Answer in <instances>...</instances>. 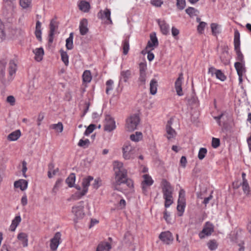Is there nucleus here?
Segmentation results:
<instances>
[{"instance_id": "f257e3e1", "label": "nucleus", "mask_w": 251, "mask_h": 251, "mask_svg": "<svg viewBox=\"0 0 251 251\" xmlns=\"http://www.w3.org/2000/svg\"><path fill=\"white\" fill-rule=\"evenodd\" d=\"M113 170L115 176V181L113 183V187L115 190L124 192L126 188H123L121 187L122 184H126L128 188L133 187V182L127 178V170L124 167L123 163L119 161L116 160L113 162Z\"/></svg>"}, {"instance_id": "f03ea898", "label": "nucleus", "mask_w": 251, "mask_h": 251, "mask_svg": "<svg viewBox=\"0 0 251 251\" xmlns=\"http://www.w3.org/2000/svg\"><path fill=\"white\" fill-rule=\"evenodd\" d=\"M161 186L163 198L165 200V207L168 208L173 203V188L166 179H163L161 181Z\"/></svg>"}, {"instance_id": "7ed1b4c3", "label": "nucleus", "mask_w": 251, "mask_h": 251, "mask_svg": "<svg viewBox=\"0 0 251 251\" xmlns=\"http://www.w3.org/2000/svg\"><path fill=\"white\" fill-rule=\"evenodd\" d=\"M123 156L126 160L132 159L136 155V149L129 142H126L122 148Z\"/></svg>"}, {"instance_id": "20e7f679", "label": "nucleus", "mask_w": 251, "mask_h": 251, "mask_svg": "<svg viewBox=\"0 0 251 251\" xmlns=\"http://www.w3.org/2000/svg\"><path fill=\"white\" fill-rule=\"evenodd\" d=\"M83 203V201H80L78 205H75L72 207V212L74 215V221L75 223H77L78 220L83 219L84 216Z\"/></svg>"}, {"instance_id": "39448f33", "label": "nucleus", "mask_w": 251, "mask_h": 251, "mask_svg": "<svg viewBox=\"0 0 251 251\" xmlns=\"http://www.w3.org/2000/svg\"><path fill=\"white\" fill-rule=\"evenodd\" d=\"M214 226L209 222H207L203 226L202 230L199 232V237L200 239H204L210 236L214 232Z\"/></svg>"}, {"instance_id": "423d86ee", "label": "nucleus", "mask_w": 251, "mask_h": 251, "mask_svg": "<svg viewBox=\"0 0 251 251\" xmlns=\"http://www.w3.org/2000/svg\"><path fill=\"white\" fill-rule=\"evenodd\" d=\"M139 122V117L137 115L131 116L126 120V128L127 130L132 131L136 129Z\"/></svg>"}, {"instance_id": "0eeeda50", "label": "nucleus", "mask_w": 251, "mask_h": 251, "mask_svg": "<svg viewBox=\"0 0 251 251\" xmlns=\"http://www.w3.org/2000/svg\"><path fill=\"white\" fill-rule=\"evenodd\" d=\"M159 238L164 243L167 245L172 243L174 240L173 236L169 231L162 232L160 234Z\"/></svg>"}, {"instance_id": "6e6552de", "label": "nucleus", "mask_w": 251, "mask_h": 251, "mask_svg": "<svg viewBox=\"0 0 251 251\" xmlns=\"http://www.w3.org/2000/svg\"><path fill=\"white\" fill-rule=\"evenodd\" d=\"M116 126L114 119L110 116H107L105 118L104 130L110 132L115 129Z\"/></svg>"}, {"instance_id": "1a4fd4ad", "label": "nucleus", "mask_w": 251, "mask_h": 251, "mask_svg": "<svg viewBox=\"0 0 251 251\" xmlns=\"http://www.w3.org/2000/svg\"><path fill=\"white\" fill-rule=\"evenodd\" d=\"M183 80V74L180 73L179 74L178 77L176 79L175 86L176 94L179 96L183 95V93L182 89V84Z\"/></svg>"}, {"instance_id": "9d476101", "label": "nucleus", "mask_w": 251, "mask_h": 251, "mask_svg": "<svg viewBox=\"0 0 251 251\" xmlns=\"http://www.w3.org/2000/svg\"><path fill=\"white\" fill-rule=\"evenodd\" d=\"M111 11L110 9L105 8L104 10H100L98 14L99 18L102 20L106 19L108 21V23L112 24V21L111 19Z\"/></svg>"}, {"instance_id": "9b49d317", "label": "nucleus", "mask_w": 251, "mask_h": 251, "mask_svg": "<svg viewBox=\"0 0 251 251\" xmlns=\"http://www.w3.org/2000/svg\"><path fill=\"white\" fill-rule=\"evenodd\" d=\"M158 46V41L156 37L155 32L152 33L150 34V40L148 41L147 46L146 48V50H148L149 48H151V50L154 49V48Z\"/></svg>"}, {"instance_id": "f8f14e48", "label": "nucleus", "mask_w": 251, "mask_h": 251, "mask_svg": "<svg viewBox=\"0 0 251 251\" xmlns=\"http://www.w3.org/2000/svg\"><path fill=\"white\" fill-rule=\"evenodd\" d=\"M17 70V61L15 59H11L9 61L8 67L9 75L13 77Z\"/></svg>"}, {"instance_id": "ddd939ff", "label": "nucleus", "mask_w": 251, "mask_h": 251, "mask_svg": "<svg viewBox=\"0 0 251 251\" xmlns=\"http://www.w3.org/2000/svg\"><path fill=\"white\" fill-rule=\"evenodd\" d=\"M60 238L61 233L59 232H56L50 240V247L52 250L55 251L57 249L60 244Z\"/></svg>"}, {"instance_id": "4468645a", "label": "nucleus", "mask_w": 251, "mask_h": 251, "mask_svg": "<svg viewBox=\"0 0 251 251\" xmlns=\"http://www.w3.org/2000/svg\"><path fill=\"white\" fill-rule=\"evenodd\" d=\"M157 22L159 26L161 33L164 35H167L169 33L170 26L165 20L158 19Z\"/></svg>"}, {"instance_id": "2eb2a0df", "label": "nucleus", "mask_w": 251, "mask_h": 251, "mask_svg": "<svg viewBox=\"0 0 251 251\" xmlns=\"http://www.w3.org/2000/svg\"><path fill=\"white\" fill-rule=\"evenodd\" d=\"M94 179L92 176H88L83 178L82 185L83 187L82 193L81 195H85L88 191V187L90 186V182Z\"/></svg>"}, {"instance_id": "dca6fc26", "label": "nucleus", "mask_w": 251, "mask_h": 251, "mask_svg": "<svg viewBox=\"0 0 251 251\" xmlns=\"http://www.w3.org/2000/svg\"><path fill=\"white\" fill-rule=\"evenodd\" d=\"M57 25L56 22L52 20L50 24V33L49 35V42L50 43H52L53 40V36L55 33V31L56 29L57 28Z\"/></svg>"}, {"instance_id": "f3484780", "label": "nucleus", "mask_w": 251, "mask_h": 251, "mask_svg": "<svg viewBox=\"0 0 251 251\" xmlns=\"http://www.w3.org/2000/svg\"><path fill=\"white\" fill-rule=\"evenodd\" d=\"M79 29L80 33L82 35H85L88 32V21L86 19H83L79 23Z\"/></svg>"}, {"instance_id": "a211bd4d", "label": "nucleus", "mask_w": 251, "mask_h": 251, "mask_svg": "<svg viewBox=\"0 0 251 251\" xmlns=\"http://www.w3.org/2000/svg\"><path fill=\"white\" fill-rule=\"evenodd\" d=\"M221 61L225 64H227L229 62L230 56L228 51L226 48H222V52L220 56Z\"/></svg>"}, {"instance_id": "6ab92c4d", "label": "nucleus", "mask_w": 251, "mask_h": 251, "mask_svg": "<svg viewBox=\"0 0 251 251\" xmlns=\"http://www.w3.org/2000/svg\"><path fill=\"white\" fill-rule=\"evenodd\" d=\"M14 187L17 188H20L22 191L26 189L28 185V182L25 179H19L14 182Z\"/></svg>"}, {"instance_id": "aec40b11", "label": "nucleus", "mask_w": 251, "mask_h": 251, "mask_svg": "<svg viewBox=\"0 0 251 251\" xmlns=\"http://www.w3.org/2000/svg\"><path fill=\"white\" fill-rule=\"evenodd\" d=\"M172 122L171 121H169L168 123L166 126V130L167 133V138L168 139H170L171 138H174L176 135V132L175 129H174L171 127Z\"/></svg>"}, {"instance_id": "412c9836", "label": "nucleus", "mask_w": 251, "mask_h": 251, "mask_svg": "<svg viewBox=\"0 0 251 251\" xmlns=\"http://www.w3.org/2000/svg\"><path fill=\"white\" fill-rule=\"evenodd\" d=\"M234 67L238 75H244L246 72L245 62H237L234 64Z\"/></svg>"}, {"instance_id": "4be33fe9", "label": "nucleus", "mask_w": 251, "mask_h": 251, "mask_svg": "<svg viewBox=\"0 0 251 251\" xmlns=\"http://www.w3.org/2000/svg\"><path fill=\"white\" fill-rule=\"evenodd\" d=\"M111 249V246L110 244L106 242H104L98 245L96 251H109Z\"/></svg>"}, {"instance_id": "5701e85b", "label": "nucleus", "mask_w": 251, "mask_h": 251, "mask_svg": "<svg viewBox=\"0 0 251 251\" xmlns=\"http://www.w3.org/2000/svg\"><path fill=\"white\" fill-rule=\"evenodd\" d=\"M21 135V131L18 129L10 133L7 136V139L10 141H15L20 138Z\"/></svg>"}, {"instance_id": "b1692460", "label": "nucleus", "mask_w": 251, "mask_h": 251, "mask_svg": "<svg viewBox=\"0 0 251 251\" xmlns=\"http://www.w3.org/2000/svg\"><path fill=\"white\" fill-rule=\"evenodd\" d=\"M35 35L37 39L41 41L42 40L41 23L39 20L36 21Z\"/></svg>"}, {"instance_id": "393cba45", "label": "nucleus", "mask_w": 251, "mask_h": 251, "mask_svg": "<svg viewBox=\"0 0 251 251\" xmlns=\"http://www.w3.org/2000/svg\"><path fill=\"white\" fill-rule=\"evenodd\" d=\"M33 52L35 54L34 58L36 61L39 62L42 60L43 56L44 53V50L42 48H36L33 51Z\"/></svg>"}, {"instance_id": "a878e982", "label": "nucleus", "mask_w": 251, "mask_h": 251, "mask_svg": "<svg viewBox=\"0 0 251 251\" xmlns=\"http://www.w3.org/2000/svg\"><path fill=\"white\" fill-rule=\"evenodd\" d=\"M78 6L79 9L84 12H88L90 9V3L84 0L81 1Z\"/></svg>"}, {"instance_id": "bb28decb", "label": "nucleus", "mask_w": 251, "mask_h": 251, "mask_svg": "<svg viewBox=\"0 0 251 251\" xmlns=\"http://www.w3.org/2000/svg\"><path fill=\"white\" fill-rule=\"evenodd\" d=\"M21 221V218L20 216H16L14 219L12 220V223L10 226V230L11 231H14L19 225Z\"/></svg>"}, {"instance_id": "cd10ccee", "label": "nucleus", "mask_w": 251, "mask_h": 251, "mask_svg": "<svg viewBox=\"0 0 251 251\" xmlns=\"http://www.w3.org/2000/svg\"><path fill=\"white\" fill-rule=\"evenodd\" d=\"M17 238L19 240L22 242L23 246L25 247L28 245L27 235L25 233L21 232L18 234Z\"/></svg>"}, {"instance_id": "c85d7f7f", "label": "nucleus", "mask_w": 251, "mask_h": 251, "mask_svg": "<svg viewBox=\"0 0 251 251\" xmlns=\"http://www.w3.org/2000/svg\"><path fill=\"white\" fill-rule=\"evenodd\" d=\"M131 71L129 70L126 71H122L120 73V80H123L124 82H126L128 79L130 77Z\"/></svg>"}, {"instance_id": "c756f323", "label": "nucleus", "mask_w": 251, "mask_h": 251, "mask_svg": "<svg viewBox=\"0 0 251 251\" xmlns=\"http://www.w3.org/2000/svg\"><path fill=\"white\" fill-rule=\"evenodd\" d=\"M157 81L155 79H152L150 82V90L151 95H155L157 90Z\"/></svg>"}, {"instance_id": "7c9ffc66", "label": "nucleus", "mask_w": 251, "mask_h": 251, "mask_svg": "<svg viewBox=\"0 0 251 251\" xmlns=\"http://www.w3.org/2000/svg\"><path fill=\"white\" fill-rule=\"evenodd\" d=\"M15 0H3V7L6 10L13 9L15 7Z\"/></svg>"}, {"instance_id": "2f4dec72", "label": "nucleus", "mask_w": 251, "mask_h": 251, "mask_svg": "<svg viewBox=\"0 0 251 251\" xmlns=\"http://www.w3.org/2000/svg\"><path fill=\"white\" fill-rule=\"evenodd\" d=\"M143 139V134L141 132L136 131L130 135V139L133 142H138Z\"/></svg>"}, {"instance_id": "473e14b6", "label": "nucleus", "mask_w": 251, "mask_h": 251, "mask_svg": "<svg viewBox=\"0 0 251 251\" xmlns=\"http://www.w3.org/2000/svg\"><path fill=\"white\" fill-rule=\"evenodd\" d=\"M73 33L71 32L69 34V37L66 40V47L68 50L73 49Z\"/></svg>"}, {"instance_id": "72a5a7b5", "label": "nucleus", "mask_w": 251, "mask_h": 251, "mask_svg": "<svg viewBox=\"0 0 251 251\" xmlns=\"http://www.w3.org/2000/svg\"><path fill=\"white\" fill-rule=\"evenodd\" d=\"M6 62L4 60L0 61V79L3 81L4 80L5 75Z\"/></svg>"}, {"instance_id": "f704fd0d", "label": "nucleus", "mask_w": 251, "mask_h": 251, "mask_svg": "<svg viewBox=\"0 0 251 251\" xmlns=\"http://www.w3.org/2000/svg\"><path fill=\"white\" fill-rule=\"evenodd\" d=\"M234 48H239L240 46V33L236 29L234 30Z\"/></svg>"}, {"instance_id": "c9c22d12", "label": "nucleus", "mask_w": 251, "mask_h": 251, "mask_svg": "<svg viewBox=\"0 0 251 251\" xmlns=\"http://www.w3.org/2000/svg\"><path fill=\"white\" fill-rule=\"evenodd\" d=\"M75 180V176L74 173L71 174L66 179V182L69 187H74Z\"/></svg>"}, {"instance_id": "e433bc0d", "label": "nucleus", "mask_w": 251, "mask_h": 251, "mask_svg": "<svg viewBox=\"0 0 251 251\" xmlns=\"http://www.w3.org/2000/svg\"><path fill=\"white\" fill-rule=\"evenodd\" d=\"M82 79L84 82L89 83L92 80L91 72L89 70H85L82 75Z\"/></svg>"}, {"instance_id": "4c0bfd02", "label": "nucleus", "mask_w": 251, "mask_h": 251, "mask_svg": "<svg viewBox=\"0 0 251 251\" xmlns=\"http://www.w3.org/2000/svg\"><path fill=\"white\" fill-rule=\"evenodd\" d=\"M185 202L177 201V210L178 211V216H182L185 210Z\"/></svg>"}, {"instance_id": "58836bf2", "label": "nucleus", "mask_w": 251, "mask_h": 251, "mask_svg": "<svg viewBox=\"0 0 251 251\" xmlns=\"http://www.w3.org/2000/svg\"><path fill=\"white\" fill-rule=\"evenodd\" d=\"M186 13L191 17L196 16L199 13V11L192 7H189L185 10Z\"/></svg>"}, {"instance_id": "ea45409f", "label": "nucleus", "mask_w": 251, "mask_h": 251, "mask_svg": "<svg viewBox=\"0 0 251 251\" xmlns=\"http://www.w3.org/2000/svg\"><path fill=\"white\" fill-rule=\"evenodd\" d=\"M143 177L144 180L142 181V184H145L148 186H150L153 184V180H152L151 177L149 175H143Z\"/></svg>"}, {"instance_id": "a19ab883", "label": "nucleus", "mask_w": 251, "mask_h": 251, "mask_svg": "<svg viewBox=\"0 0 251 251\" xmlns=\"http://www.w3.org/2000/svg\"><path fill=\"white\" fill-rule=\"evenodd\" d=\"M147 74L146 73H139V77L138 79V83L139 86H145L146 82Z\"/></svg>"}, {"instance_id": "79ce46f5", "label": "nucleus", "mask_w": 251, "mask_h": 251, "mask_svg": "<svg viewBox=\"0 0 251 251\" xmlns=\"http://www.w3.org/2000/svg\"><path fill=\"white\" fill-rule=\"evenodd\" d=\"M60 54L61 60L65 65L67 66L69 65V56L66 51H64L63 50H60Z\"/></svg>"}, {"instance_id": "37998d69", "label": "nucleus", "mask_w": 251, "mask_h": 251, "mask_svg": "<svg viewBox=\"0 0 251 251\" xmlns=\"http://www.w3.org/2000/svg\"><path fill=\"white\" fill-rule=\"evenodd\" d=\"M207 245L210 250L214 251L217 249L218 244L215 239H213L209 240L208 242Z\"/></svg>"}, {"instance_id": "c03bdc74", "label": "nucleus", "mask_w": 251, "mask_h": 251, "mask_svg": "<svg viewBox=\"0 0 251 251\" xmlns=\"http://www.w3.org/2000/svg\"><path fill=\"white\" fill-rule=\"evenodd\" d=\"M32 0H20V5L23 9L31 7Z\"/></svg>"}, {"instance_id": "a18cd8bd", "label": "nucleus", "mask_w": 251, "mask_h": 251, "mask_svg": "<svg viewBox=\"0 0 251 251\" xmlns=\"http://www.w3.org/2000/svg\"><path fill=\"white\" fill-rule=\"evenodd\" d=\"M122 47L123 49V53L125 55L127 54L129 50V43L128 39H125L123 41Z\"/></svg>"}, {"instance_id": "49530a36", "label": "nucleus", "mask_w": 251, "mask_h": 251, "mask_svg": "<svg viewBox=\"0 0 251 251\" xmlns=\"http://www.w3.org/2000/svg\"><path fill=\"white\" fill-rule=\"evenodd\" d=\"M241 186L242 187V189L244 193L246 195H248L250 194V186L248 182V180H245L244 182L240 183Z\"/></svg>"}, {"instance_id": "de8ad7c7", "label": "nucleus", "mask_w": 251, "mask_h": 251, "mask_svg": "<svg viewBox=\"0 0 251 251\" xmlns=\"http://www.w3.org/2000/svg\"><path fill=\"white\" fill-rule=\"evenodd\" d=\"M234 50L237 54V60L239 62H245L244 59V56L241 51L240 48H235Z\"/></svg>"}, {"instance_id": "09e8293b", "label": "nucleus", "mask_w": 251, "mask_h": 251, "mask_svg": "<svg viewBox=\"0 0 251 251\" xmlns=\"http://www.w3.org/2000/svg\"><path fill=\"white\" fill-rule=\"evenodd\" d=\"M6 37V34L4 31V26L0 20V42L3 41Z\"/></svg>"}, {"instance_id": "8fccbe9b", "label": "nucleus", "mask_w": 251, "mask_h": 251, "mask_svg": "<svg viewBox=\"0 0 251 251\" xmlns=\"http://www.w3.org/2000/svg\"><path fill=\"white\" fill-rule=\"evenodd\" d=\"M211 28L212 32L214 35H216L220 32L219 25L216 23H212Z\"/></svg>"}, {"instance_id": "3c124183", "label": "nucleus", "mask_w": 251, "mask_h": 251, "mask_svg": "<svg viewBox=\"0 0 251 251\" xmlns=\"http://www.w3.org/2000/svg\"><path fill=\"white\" fill-rule=\"evenodd\" d=\"M90 141L88 139L85 140L80 139L78 143V146L84 149L87 148L90 145Z\"/></svg>"}, {"instance_id": "603ef678", "label": "nucleus", "mask_w": 251, "mask_h": 251, "mask_svg": "<svg viewBox=\"0 0 251 251\" xmlns=\"http://www.w3.org/2000/svg\"><path fill=\"white\" fill-rule=\"evenodd\" d=\"M62 181L63 179L61 178H59L56 180L52 190V193L56 194L59 188L61 186L62 184Z\"/></svg>"}, {"instance_id": "864d4df0", "label": "nucleus", "mask_w": 251, "mask_h": 251, "mask_svg": "<svg viewBox=\"0 0 251 251\" xmlns=\"http://www.w3.org/2000/svg\"><path fill=\"white\" fill-rule=\"evenodd\" d=\"M215 76L217 79L222 81H225L226 78V76L224 75V74L222 72L221 70H218V71H217V72Z\"/></svg>"}, {"instance_id": "5fc2aeb1", "label": "nucleus", "mask_w": 251, "mask_h": 251, "mask_svg": "<svg viewBox=\"0 0 251 251\" xmlns=\"http://www.w3.org/2000/svg\"><path fill=\"white\" fill-rule=\"evenodd\" d=\"M114 81L111 79L108 80L106 82V93L109 94V92L112 90L113 89Z\"/></svg>"}, {"instance_id": "6e6d98bb", "label": "nucleus", "mask_w": 251, "mask_h": 251, "mask_svg": "<svg viewBox=\"0 0 251 251\" xmlns=\"http://www.w3.org/2000/svg\"><path fill=\"white\" fill-rule=\"evenodd\" d=\"M50 127L59 132H61L63 129V125L61 122L51 125Z\"/></svg>"}, {"instance_id": "4d7b16f0", "label": "nucleus", "mask_w": 251, "mask_h": 251, "mask_svg": "<svg viewBox=\"0 0 251 251\" xmlns=\"http://www.w3.org/2000/svg\"><path fill=\"white\" fill-rule=\"evenodd\" d=\"M207 150L204 148H201L198 153V158L200 160H202L205 156L207 153Z\"/></svg>"}, {"instance_id": "13d9d810", "label": "nucleus", "mask_w": 251, "mask_h": 251, "mask_svg": "<svg viewBox=\"0 0 251 251\" xmlns=\"http://www.w3.org/2000/svg\"><path fill=\"white\" fill-rule=\"evenodd\" d=\"M176 5L179 10H183L186 6L185 0H176Z\"/></svg>"}, {"instance_id": "bf43d9fd", "label": "nucleus", "mask_w": 251, "mask_h": 251, "mask_svg": "<svg viewBox=\"0 0 251 251\" xmlns=\"http://www.w3.org/2000/svg\"><path fill=\"white\" fill-rule=\"evenodd\" d=\"M207 24L204 22H201L197 27V30L200 34H202L203 32L204 29L206 25Z\"/></svg>"}, {"instance_id": "052dcab7", "label": "nucleus", "mask_w": 251, "mask_h": 251, "mask_svg": "<svg viewBox=\"0 0 251 251\" xmlns=\"http://www.w3.org/2000/svg\"><path fill=\"white\" fill-rule=\"evenodd\" d=\"M95 126L93 124L90 125L85 130L84 133V135L88 136L95 129Z\"/></svg>"}, {"instance_id": "680f3d73", "label": "nucleus", "mask_w": 251, "mask_h": 251, "mask_svg": "<svg viewBox=\"0 0 251 251\" xmlns=\"http://www.w3.org/2000/svg\"><path fill=\"white\" fill-rule=\"evenodd\" d=\"M185 192L183 189H180L179 192V198L177 201L185 202Z\"/></svg>"}, {"instance_id": "e2e57ef3", "label": "nucleus", "mask_w": 251, "mask_h": 251, "mask_svg": "<svg viewBox=\"0 0 251 251\" xmlns=\"http://www.w3.org/2000/svg\"><path fill=\"white\" fill-rule=\"evenodd\" d=\"M101 179L100 178H97L95 179L94 180V182L92 185L93 188L95 189H98L99 187L101 185Z\"/></svg>"}, {"instance_id": "0e129e2a", "label": "nucleus", "mask_w": 251, "mask_h": 251, "mask_svg": "<svg viewBox=\"0 0 251 251\" xmlns=\"http://www.w3.org/2000/svg\"><path fill=\"white\" fill-rule=\"evenodd\" d=\"M54 168V165L53 163H50L48 165V176L49 178H51L53 177L54 175H53L51 171Z\"/></svg>"}, {"instance_id": "69168bd1", "label": "nucleus", "mask_w": 251, "mask_h": 251, "mask_svg": "<svg viewBox=\"0 0 251 251\" xmlns=\"http://www.w3.org/2000/svg\"><path fill=\"white\" fill-rule=\"evenodd\" d=\"M147 69V64L141 62L139 64V73H146Z\"/></svg>"}, {"instance_id": "338daca9", "label": "nucleus", "mask_w": 251, "mask_h": 251, "mask_svg": "<svg viewBox=\"0 0 251 251\" xmlns=\"http://www.w3.org/2000/svg\"><path fill=\"white\" fill-rule=\"evenodd\" d=\"M151 3L154 6L159 7L163 3L162 0H151Z\"/></svg>"}, {"instance_id": "774afa93", "label": "nucleus", "mask_w": 251, "mask_h": 251, "mask_svg": "<svg viewBox=\"0 0 251 251\" xmlns=\"http://www.w3.org/2000/svg\"><path fill=\"white\" fill-rule=\"evenodd\" d=\"M220 145V139L216 138H212V146L213 148H217Z\"/></svg>"}]
</instances>
